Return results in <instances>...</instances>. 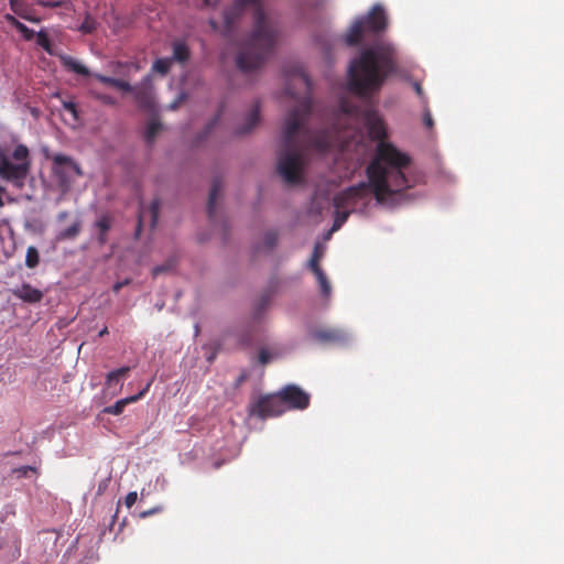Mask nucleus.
Listing matches in <instances>:
<instances>
[{
	"label": "nucleus",
	"instance_id": "nucleus-1",
	"mask_svg": "<svg viewBox=\"0 0 564 564\" xmlns=\"http://www.w3.org/2000/svg\"><path fill=\"white\" fill-rule=\"evenodd\" d=\"M410 156L397 150L393 143H377V151L366 169L367 182H360L336 194L333 199L335 209L354 210L361 200L373 193L378 202H384L393 194H400L412 187V181L405 170Z\"/></svg>",
	"mask_w": 564,
	"mask_h": 564
},
{
	"label": "nucleus",
	"instance_id": "nucleus-2",
	"mask_svg": "<svg viewBox=\"0 0 564 564\" xmlns=\"http://www.w3.org/2000/svg\"><path fill=\"white\" fill-rule=\"evenodd\" d=\"M399 53L395 46L386 40H378L362 48L350 62L348 87L361 98H369L380 91L387 78L398 72Z\"/></svg>",
	"mask_w": 564,
	"mask_h": 564
},
{
	"label": "nucleus",
	"instance_id": "nucleus-3",
	"mask_svg": "<svg viewBox=\"0 0 564 564\" xmlns=\"http://www.w3.org/2000/svg\"><path fill=\"white\" fill-rule=\"evenodd\" d=\"M247 7H252L253 30L237 56V67L242 72H251L261 67L272 55L278 41L276 28L267 19L261 0H235L224 11V22L229 31L241 17Z\"/></svg>",
	"mask_w": 564,
	"mask_h": 564
},
{
	"label": "nucleus",
	"instance_id": "nucleus-4",
	"mask_svg": "<svg viewBox=\"0 0 564 564\" xmlns=\"http://www.w3.org/2000/svg\"><path fill=\"white\" fill-rule=\"evenodd\" d=\"M332 129L338 134L336 141H362L359 132L364 129L369 141H387L384 123L377 111L361 108L350 100L340 99L339 109L334 116Z\"/></svg>",
	"mask_w": 564,
	"mask_h": 564
},
{
	"label": "nucleus",
	"instance_id": "nucleus-5",
	"mask_svg": "<svg viewBox=\"0 0 564 564\" xmlns=\"http://www.w3.org/2000/svg\"><path fill=\"white\" fill-rule=\"evenodd\" d=\"M388 26V18L380 4H376L368 14L357 19L348 30L345 41L349 46L359 45L367 34H379Z\"/></svg>",
	"mask_w": 564,
	"mask_h": 564
},
{
	"label": "nucleus",
	"instance_id": "nucleus-6",
	"mask_svg": "<svg viewBox=\"0 0 564 564\" xmlns=\"http://www.w3.org/2000/svg\"><path fill=\"white\" fill-rule=\"evenodd\" d=\"M29 171V150L24 144L19 143L11 156L0 155V177L17 188L24 186Z\"/></svg>",
	"mask_w": 564,
	"mask_h": 564
},
{
	"label": "nucleus",
	"instance_id": "nucleus-7",
	"mask_svg": "<svg viewBox=\"0 0 564 564\" xmlns=\"http://www.w3.org/2000/svg\"><path fill=\"white\" fill-rule=\"evenodd\" d=\"M97 80L100 83L111 86L113 88L120 89L123 93H130L132 94L133 100L135 105L143 110H152L154 107V98L152 88L145 84V82L149 80V76L144 78L143 83L140 85L132 86L130 83L115 78L109 77L101 74H94L93 75Z\"/></svg>",
	"mask_w": 564,
	"mask_h": 564
},
{
	"label": "nucleus",
	"instance_id": "nucleus-8",
	"mask_svg": "<svg viewBox=\"0 0 564 564\" xmlns=\"http://www.w3.org/2000/svg\"><path fill=\"white\" fill-rule=\"evenodd\" d=\"M296 143H284L278 160V173L288 184H296L301 181L302 154L294 147Z\"/></svg>",
	"mask_w": 564,
	"mask_h": 564
},
{
	"label": "nucleus",
	"instance_id": "nucleus-9",
	"mask_svg": "<svg viewBox=\"0 0 564 564\" xmlns=\"http://www.w3.org/2000/svg\"><path fill=\"white\" fill-rule=\"evenodd\" d=\"M310 110V100L303 99L296 108L286 115L282 127L283 139L281 141H295L294 139L300 135L305 126Z\"/></svg>",
	"mask_w": 564,
	"mask_h": 564
},
{
	"label": "nucleus",
	"instance_id": "nucleus-10",
	"mask_svg": "<svg viewBox=\"0 0 564 564\" xmlns=\"http://www.w3.org/2000/svg\"><path fill=\"white\" fill-rule=\"evenodd\" d=\"M53 173L63 191H67L74 180L83 174L79 165L64 154H56L53 158Z\"/></svg>",
	"mask_w": 564,
	"mask_h": 564
},
{
	"label": "nucleus",
	"instance_id": "nucleus-11",
	"mask_svg": "<svg viewBox=\"0 0 564 564\" xmlns=\"http://www.w3.org/2000/svg\"><path fill=\"white\" fill-rule=\"evenodd\" d=\"M340 145L339 153L337 155V163L346 162L347 156L352 154L354 158L347 163V174H354L366 161L368 152V143H338Z\"/></svg>",
	"mask_w": 564,
	"mask_h": 564
},
{
	"label": "nucleus",
	"instance_id": "nucleus-12",
	"mask_svg": "<svg viewBox=\"0 0 564 564\" xmlns=\"http://www.w3.org/2000/svg\"><path fill=\"white\" fill-rule=\"evenodd\" d=\"M285 412L284 402L279 393L263 395L251 405L250 414L260 419L278 416Z\"/></svg>",
	"mask_w": 564,
	"mask_h": 564
},
{
	"label": "nucleus",
	"instance_id": "nucleus-13",
	"mask_svg": "<svg viewBox=\"0 0 564 564\" xmlns=\"http://www.w3.org/2000/svg\"><path fill=\"white\" fill-rule=\"evenodd\" d=\"M310 337L324 345L345 344L349 339V334L339 327H321L310 332Z\"/></svg>",
	"mask_w": 564,
	"mask_h": 564
},
{
	"label": "nucleus",
	"instance_id": "nucleus-14",
	"mask_svg": "<svg viewBox=\"0 0 564 564\" xmlns=\"http://www.w3.org/2000/svg\"><path fill=\"white\" fill-rule=\"evenodd\" d=\"M284 402L285 411L288 409L304 410L310 405V394L295 384H289L280 391Z\"/></svg>",
	"mask_w": 564,
	"mask_h": 564
},
{
	"label": "nucleus",
	"instance_id": "nucleus-15",
	"mask_svg": "<svg viewBox=\"0 0 564 564\" xmlns=\"http://www.w3.org/2000/svg\"><path fill=\"white\" fill-rule=\"evenodd\" d=\"M260 122V102L254 101L250 110L243 117V123L236 128L237 137L249 134Z\"/></svg>",
	"mask_w": 564,
	"mask_h": 564
},
{
	"label": "nucleus",
	"instance_id": "nucleus-16",
	"mask_svg": "<svg viewBox=\"0 0 564 564\" xmlns=\"http://www.w3.org/2000/svg\"><path fill=\"white\" fill-rule=\"evenodd\" d=\"M17 299L30 304L40 303L43 300V292L39 289L33 288L29 283H23L21 286L12 291Z\"/></svg>",
	"mask_w": 564,
	"mask_h": 564
},
{
	"label": "nucleus",
	"instance_id": "nucleus-17",
	"mask_svg": "<svg viewBox=\"0 0 564 564\" xmlns=\"http://www.w3.org/2000/svg\"><path fill=\"white\" fill-rule=\"evenodd\" d=\"M160 213V202L159 199H154L149 207H140L139 217H138V226H137V235L140 234L141 227L145 218H150L151 227H155Z\"/></svg>",
	"mask_w": 564,
	"mask_h": 564
},
{
	"label": "nucleus",
	"instance_id": "nucleus-18",
	"mask_svg": "<svg viewBox=\"0 0 564 564\" xmlns=\"http://www.w3.org/2000/svg\"><path fill=\"white\" fill-rule=\"evenodd\" d=\"M151 384H152V381L148 382L147 386L138 394L117 401L115 404L105 408L104 412L108 413V414H112V415L121 414L123 412L126 405L137 402L138 400L143 398L144 394L149 391Z\"/></svg>",
	"mask_w": 564,
	"mask_h": 564
},
{
	"label": "nucleus",
	"instance_id": "nucleus-19",
	"mask_svg": "<svg viewBox=\"0 0 564 564\" xmlns=\"http://www.w3.org/2000/svg\"><path fill=\"white\" fill-rule=\"evenodd\" d=\"M221 189H223L221 180L216 177L213 181L212 188L209 192L208 203H207L208 217H209L210 221H213V223L216 220V203L221 194Z\"/></svg>",
	"mask_w": 564,
	"mask_h": 564
},
{
	"label": "nucleus",
	"instance_id": "nucleus-20",
	"mask_svg": "<svg viewBox=\"0 0 564 564\" xmlns=\"http://www.w3.org/2000/svg\"><path fill=\"white\" fill-rule=\"evenodd\" d=\"M9 4L11 11L18 17L32 23L41 22V19L39 17L31 14V10L26 7L24 0H9Z\"/></svg>",
	"mask_w": 564,
	"mask_h": 564
},
{
	"label": "nucleus",
	"instance_id": "nucleus-21",
	"mask_svg": "<svg viewBox=\"0 0 564 564\" xmlns=\"http://www.w3.org/2000/svg\"><path fill=\"white\" fill-rule=\"evenodd\" d=\"M59 61L67 70L85 77L90 76L89 69L76 58L69 55H59Z\"/></svg>",
	"mask_w": 564,
	"mask_h": 564
},
{
	"label": "nucleus",
	"instance_id": "nucleus-22",
	"mask_svg": "<svg viewBox=\"0 0 564 564\" xmlns=\"http://www.w3.org/2000/svg\"><path fill=\"white\" fill-rule=\"evenodd\" d=\"M191 57V52L187 44L183 41H176L173 43V56L172 62L186 63Z\"/></svg>",
	"mask_w": 564,
	"mask_h": 564
},
{
	"label": "nucleus",
	"instance_id": "nucleus-23",
	"mask_svg": "<svg viewBox=\"0 0 564 564\" xmlns=\"http://www.w3.org/2000/svg\"><path fill=\"white\" fill-rule=\"evenodd\" d=\"M322 257H323L322 247H321L319 243H316L315 247H314L312 257H311V259L308 261V268L311 269V271L313 273L317 272V271H322V269L319 267V260L322 259Z\"/></svg>",
	"mask_w": 564,
	"mask_h": 564
},
{
	"label": "nucleus",
	"instance_id": "nucleus-24",
	"mask_svg": "<svg viewBox=\"0 0 564 564\" xmlns=\"http://www.w3.org/2000/svg\"><path fill=\"white\" fill-rule=\"evenodd\" d=\"M172 63V59L169 57L158 58L152 65V70L165 76L170 72Z\"/></svg>",
	"mask_w": 564,
	"mask_h": 564
},
{
	"label": "nucleus",
	"instance_id": "nucleus-25",
	"mask_svg": "<svg viewBox=\"0 0 564 564\" xmlns=\"http://www.w3.org/2000/svg\"><path fill=\"white\" fill-rule=\"evenodd\" d=\"M39 263H40L39 251H37V249L34 246H30L26 249L25 265L29 269H34V268H36L39 265Z\"/></svg>",
	"mask_w": 564,
	"mask_h": 564
},
{
	"label": "nucleus",
	"instance_id": "nucleus-26",
	"mask_svg": "<svg viewBox=\"0 0 564 564\" xmlns=\"http://www.w3.org/2000/svg\"><path fill=\"white\" fill-rule=\"evenodd\" d=\"M350 213L349 208L336 209L332 231L338 230L346 223Z\"/></svg>",
	"mask_w": 564,
	"mask_h": 564
},
{
	"label": "nucleus",
	"instance_id": "nucleus-27",
	"mask_svg": "<svg viewBox=\"0 0 564 564\" xmlns=\"http://www.w3.org/2000/svg\"><path fill=\"white\" fill-rule=\"evenodd\" d=\"M314 275L318 282L322 295L325 297L329 296L332 288L324 271L314 272Z\"/></svg>",
	"mask_w": 564,
	"mask_h": 564
},
{
	"label": "nucleus",
	"instance_id": "nucleus-28",
	"mask_svg": "<svg viewBox=\"0 0 564 564\" xmlns=\"http://www.w3.org/2000/svg\"><path fill=\"white\" fill-rule=\"evenodd\" d=\"M36 44L41 46L48 54H53L52 43L45 30L35 33Z\"/></svg>",
	"mask_w": 564,
	"mask_h": 564
},
{
	"label": "nucleus",
	"instance_id": "nucleus-29",
	"mask_svg": "<svg viewBox=\"0 0 564 564\" xmlns=\"http://www.w3.org/2000/svg\"><path fill=\"white\" fill-rule=\"evenodd\" d=\"M97 29V21L90 15L86 14L83 23L79 25L78 31L84 34H91Z\"/></svg>",
	"mask_w": 564,
	"mask_h": 564
},
{
	"label": "nucleus",
	"instance_id": "nucleus-30",
	"mask_svg": "<svg viewBox=\"0 0 564 564\" xmlns=\"http://www.w3.org/2000/svg\"><path fill=\"white\" fill-rule=\"evenodd\" d=\"M278 242L276 231L270 230L264 234L262 249L271 251Z\"/></svg>",
	"mask_w": 564,
	"mask_h": 564
},
{
	"label": "nucleus",
	"instance_id": "nucleus-31",
	"mask_svg": "<svg viewBox=\"0 0 564 564\" xmlns=\"http://www.w3.org/2000/svg\"><path fill=\"white\" fill-rule=\"evenodd\" d=\"M69 116L70 119L76 122L78 120L77 105L74 101L63 102V116Z\"/></svg>",
	"mask_w": 564,
	"mask_h": 564
},
{
	"label": "nucleus",
	"instance_id": "nucleus-32",
	"mask_svg": "<svg viewBox=\"0 0 564 564\" xmlns=\"http://www.w3.org/2000/svg\"><path fill=\"white\" fill-rule=\"evenodd\" d=\"M175 267V260L169 259L164 264L156 265L152 270V275L155 278L161 273L167 272Z\"/></svg>",
	"mask_w": 564,
	"mask_h": 564
},
{
	"label": "nucleus",
	"instance_id": "nucleus-33",
	"mask_svg": "<svg viewBox=\"0 0 564 564\" xmlns=\"http://www.w3.org/2000/svg\"><path fill=\"white\" fill-rule=\"evenodd\" d=\"M79 230H80V223L76 221L62 232V237L68 238V239L74 238L78 235Z\"/></svg>",
	"mask_w": 564,
	"mask_h": 564
},
{
	"label": "nucleus",
	"instance_id": "nucleus-34",
	"mask_svg": "<svg viewBox=\"0 0 564 564\" xmlns=\"http://www.w3.org/2000/svg\"><path fill=\"white\" fill-rule=\"evenodd\" d=\"M96 226L99 229V231H101V234H107L111 227L110 218L108 216H101L97 220Z\"/></svg>",
	"mask_w": 564,
	"mask_h": 564
},
{
	"label": "nucleus",
	"instance_id": "nucleus-35",
	"mask_svg": "<svg viewBox=\"0 0 564 564\" xmlns=\"http://www.w3.org/2000/svg\"><path fill=\"white\" fill-rule=\"evenodd\" d=\"M13 474H17L19 478L28 477L30 473L36 474L37 469L32 466H21L18 468H14Z\"/></svg>",
	"mask_w": 564,
	"mask_h": 564
},
{
	"label": "nucleus",
	"instance_id": "nucleus-36",
	"mask_svg": "<svg viewBox=\"0 0 564 564\" xmlns=\"http://www.w3.org/2000/svg\"><path fill=\"white\" fill-rule=\"evenodd\" d=\"M39 6L44 8H61L66 6L65 0H56V1H46V0H35Z\"/></svg>",
	"mask_w": 564,
	"mask_h": 564
},
{
	"label": "nucleus",
	"instance_id": "nucleus-37",
	"mask_svg": "<svg viewBox=\"0 0 564 564\" xmlns=\"http://www.w3.org/2000/svg\"><path fill=\"white\" fill-rule=\"evenodd\" d=\"M160 129H161V124L159 122H155V121L150 122L147 128L148 141L154 139Z\"/></svg>",
	"mask_w": 564,
	"mask_h": 564
},
{
	"label": "nucleus",
	"instance_id": "nucleus-38",
	"mask_svg": "<svg viewBox=\"0 0 564 564\" xmlns=\"http://www.w3.org/2000/svg\"><path fill=\"white\" fill-rule=\"evenodd\" d=\"M17 30L23 35L25 41H31L35 36V32L22 22Z\"/></svg>",
	"mask_w": 564,
	"mask_h": 564
},
{
	"label": "nucleus",
	"instance_id": "nucleus-39",
	"mask_svg": "<svg viewBox=\"0 0 564 564\" xmlns=\"http://www.w3.org/2000/svg\"><path fill=\"white\" fill-rule=\"evenodd\" d=\"M272 359V356L270 355V352L265 349V348H261L259 350V362L261 365H267L271 361Z\"/></svg>",
	"mask_w": 564,
	"mask_h": 564
},
{
	"label": "nucleus",
	"instance_id": "nucleus-40",
	"mask_svg": "<svg viewBox=\"0 0 564 564\" xmlns=\"http://www.w3.org/2000/svg\"><path fill=\"white\" fill-rule=\"evenodd\" d=\"M95 97L105 105H116V100L112 96L106 94H95Z\"/></svg>",
	"mask_w": 564,
	"mask_h": 564
},
{
	"label": "nucleus",
	"instance_id": "nucleus-41",
	"mask_svg": "<svg viewBox=\"0 0 564 564\" xmlns=\"http://www.w3.org/2000/svg\"><path fill=\"white\" fill-rule=\"evenodd\" d=\"M423 124L427 129H432L433 126H434V120H433L431 111L429 109L424 110V113H423Z\"/></svg>",
	"mask_w": 564,
	"mask_h": 564
},
{
	"label": "nucleus",
	"instance_id": "nucleus-42",
	"mask_svg": "<svg viewBox=\"0 0 564 564\" xmlns=\"http://www.w3.org/2000/svg\"><path fill=\"white\" fill-rule=\"evenodd\" d=\"M137 499H138L137 492L131 491L126 496L124 505L127 506V508H131L135 503Z\"/></svg>",
	"mask_w": 564,
	"mask_h": 564
},
{
	"label": "nucleus",
	"instance_id": "nucleus-43",
	"mask_svg": "<svg viewBox=\"0 0 564 564\" xmlns=\"http://www.w3.org/2000/svg\"><path fill=\"white\" fill-rule=\"evenodd\" d=\"M131 370L130 367H121L119 369H116L113 371H110V377H124L129 371Z\"/></svg>",
	"mask_w": 564,
	"mask_h": 564
},
{
	"label": "nucleus",
	"instance_id": "nucleus-44",
	"mask_svg": "<svg viewBox=\"0 0 564 564\" xmlns=\"http://www.w3.org/2000/svg\"><path fill=\"white\" fill-rule=\"evenodd\" d=\"M223 113H224V106H220L217 113L215 115V117L213 118L210 123L208 124V129H213L218 123Z\"/></svg>",
	"mask_w": 564,
	"mask_h": 564
},
{
	"label": "nucleus",
	"instance_id": "nucleus-45",
	"mask_svg": "<svg viewBox=\"0 0 564 564\" xmlns=\"http://www.w3.org/2000/svg\"><path fill=\"white\" fill-rule=\"evenodd\" d=\"M4 20L10 24L12 25L13 28L18 29L19 25L21 24V22L12 14L10 13H7L4 15Z\"/></svg>",
	"mask_w": 564,
	"mask_h": 564
},
{
	"label": "nucleus",
	"instance_id": "nucleus-46",
	"mask_svg": "<svg viewBox=\"0 0 564 564\" xmlns=\"http://www.w3.org/2000/svg\"><path fill=\"white\" fill-rule=\"evenodd\" d=\"M109 481L110 479L106 478L98 484L97 495L100 496L105 492V490L108 488Z\"/></svg>",
	"mask_w": 564,
	"mask_h": 564
},
{
	"label": "nucleus",
	"instance_id": "nucleus-47",
	"mask_svg": "<svg viewBox=\"0 0 564 564\" xmlns=\"http://www.w3.org/2000/svg\"><path fill=\"white\" fill-rule=\"evenodd\" d=\"M297 77L307 88H310V86H311L310 78L303 70L297 72Z\"/></svg>",
	"mask_w": 564,
	"mask_h": 564
},
{
	"label": "nucleus",
	"instance_id": "nucleus-48",
	"mask_svg": "<svg viewBox=\"0 0 564 564\" xmlns=\"http://www.w3.org/2000/svg\"><path fill=\"white\" fill-rule=\"evenodd\" d=\"M269 302H270V297L269 296H263L259 303V306H258V310H257V314H259L260 312L264 311L265 307L269 305Z\"/></svg>",
	"mask_w": 564,
	"mask_h": 564
},
{
	"label": "nucleus",
	"instance_id": "nucleus-49",
	"mask_svg": "<svg viewBox=\"0 0 564 564\" xmlns=\"http://www.w3.org/2000/svg\"><path fill=\"white\" fill-rule=\"evenodd\" d=\"M119 65H122L121 63H119ZM124 66L129 67V68H132L133 70L138 72L141 69V66L138 62H130V63H126L123 64Z\"/></svg>",
	"mask_w": 564,
	"mask_h": 564
},
{
	"label": "nucleus",
	"instance_id": "nucleus-50",
	"mask_svg": "<svg viewBox=\"0 0 564 564\" xmlns=\"http://www.w3.org/2000/svg\"><path fill=\"white\" fill-rule=\"evenodd\" d=\"M413 88L419 97H423V88L422 85L419 82L413 83Z\"/></svg>",
	"mask_w": 564,
	"mask_h": 564
},
{
	"label": "nucleus",
	"instance_id": "nucleus-51",
	"mask_svg": "<svg viewBox=\"0 0 564 564\" xmlns=\"http://www.w3.org/2000/svg\"><path fill=\"white\" fill-rule=\"evenodd\" d=\"M120 377H110V372L107 375L106 383L111 386L113 382L119 381Z\"/></svg>",
	"mask_w": 564,
	"mask_h": 564
},
{
	"label": "nucleus",
	"instance_id": "nucleus-52",
	"mask_svg": "<svg viewBox=\"0 0 564 564\" xmlns=\"http://www.w3.org/2000/svg\"><path fill=\"white\" fill-rule=\"evenodd\" d=\"M160 511V508H153L151 510H148V511H144L141 513V517H148V516H151V514H154L155 512Z\"/></svg>",
	"mask_w": 564,
	"mask_h": 564
},
{
	"label": "nucleus",
	"instance_id": "nucleus-53",
	"mask_svg": "<svg viewBox=\"0 0 564 564\" xmlns=\"http://www.w3.org/2000/svg\"><path fill=\"white\" fill-rule=\"evenodd\" d=\"M184 99H185V95H183V94H182V95L180 96L178 100L174 101V102L171 105V108H172V109L177 108L178 104H180V102H182Z\"/></svg>",
	"mask_w": 564,
	"mask_h": 564
},
{
	"label": "nucleus",
	"instance_id": "nucleus-54",
	"mask_svg": "<svg viewBox=\"0 0 564 564\" xmlns=\"http://www.w3.org/2000/svg\"><path fill=\"white\" fill-rule=\"evenodd\" d=\"M98 241H99L100 245L106 243V241H107V234H101V231H99Z\"/></svg>",
	"mask_w": 564,
	"mask_h": 564
},
{
	"label": "nucleus",
	"instance_id": "nucleus-55",
	"mask_svg": "<svg viewBox=\"0 0 564 564\" xmlns=\"http://www.w3.org/2000/svg\"><path fill=\"white\" fill-rule=\"evenodd\" d=\"M128 283V281L126 282H118L113 285V290L115 292H118L123 285H126Z\"/></svg>",
	"mask_w": 564,
	"mask_h": 564
},
{
	"label": "nucleus",
	"instance_id": "nucleus-56",
	"mask_svg": "<svg viewBox=\"0 0 564 564\" xmlns=\"http://www.w3.org/2000/svg\"><path fill=\"white\" fill-rule=\"evenodd\" d=\"M315 144L317 145V148H318L319 150H326V149H327V145H328L329 143H322V142H318V143H315Z\"/></svg>",
	"mask_w": 564,
	"mask_h": 564
},
{
	"label": "nucleus",
	"instance_id": "nucleus-57",
	"mask_svg": "<svg viewBox=\"0 0 564 564\" xmlns=\"http://www.w3.org/2000/svg\"><path fill=\"white\" fill-rule=\"evenodd\" d=\"M3 193H4V188L0 186V207H2L4 205V203L2 200Z\"/></svg>",
	"mask_w": 564,
	"mask_h": 564
},
{
	"label": "nucleus",
	"instance_id": "nucleus-58",
	"mask_svg": "<svg viewBox=\"0 0 564 564\" xmlns=\"http://www.w3.org/2000/svg\"><path fill=\"white\" fill-rule=\"evenodd\" d=\"M107 334H108V328L105 326V327L99 332V334H98V335H99V337H102V336H105V335H107Z\"/></svg>",
	"mask_w": 564,
	"mask_h": 564
},
{
	"label": "nucleus",
	"instance_id": "nucleus-59",
	"mask_svg": "<svg viewBox=\"0 0 564 564\" xmlns=\"http://www.w3.org/2000/svg\"><path fill=\"white\" fill-rule=\"evenodd\" d=\"M203 6L207 7L210 4V0H202Z\"/></svg>",
	"mask_w": 564,
	"mask_h": 564
},
{
	"label": "nucleus",
	"instance_id": "nucleus-60",
	"mask_svg": "<svg viewBox=\"0 0 564 564\" xmlns=\"http://www.w3.org/2000/svg\"><path fill=\"white\" fill-rule=\"evenodd\" d=\"M243 380H245V377L240 376L239 379H238V384L241 383Z\"/></svg>",
	"mask_w": 564,
	"mask_h": 564
},
{
	"label": "nucleus",
	"instance_id": "nucleus-61",
	"mask_svg": "<svg viewBox=\"0 0 564 564\" xmlns=\"http://www.w3.org/2000/svg\"><path fill=\"white\" fill-rule=\"evenodd\" d=\"M221 466V463L217 462L215 463V468H219Z\"/></svg>",
	"mask_w": 564,
	"mask_h": 564
},
{
	"label": "nucleus",
	"instance_id": "nucleus-62",
	"mask_svg": "<svg viewBox=\"0 0 564 564\" xmlns=\"http://www.w3.org/2000/svg\"><path fill=\"white\" fill-rule=\"evenodd\" d=\"M24 564H29V563H24Z\"/></svg>",
	"mask_w": 564,
	"mask_h": 564
}]
</instances>
